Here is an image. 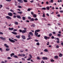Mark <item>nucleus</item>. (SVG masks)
Segmentation results:
<instances>
[{
  "label": "nucleus",
  "mask_w": 63,
  "mask_h": 63,
  "mask_svg": "<svg viewBox=\"0 0 63 63\" xmlns=\"http://www.w3.org/2000/svg\"><path fill=\"white\" fill-rule=\"evenodd\" d=\"M0 39H1V40H3V41H5L6 40V38H3L2 37H0Z\"/></svg>",
  "instance_id": "1"
},
{
  "label": "nucleus",
  "mask_w": 63,
  "mask_h": 63,
  "mask_svg": "<svg viewBox=\"0 0 63 63\" xmlns=\"http://www.w3.org/2000/svg\"><path fill=\"white\" fill-rule=\"evenodd\" d=\"M9 40L11 42H12V43H15V41L12 39H11V38H10L9 39Z\"/></svg>",
  "instance_id": "2"
},
{
  "label": "nucleus",
  "mask_w": 63,
  "mask_h": 63,
  "mask_svg": "<svg viewBox=\"0 0 63 63\" xmlns=\"http://www.w3.org/2000/svg\"><path fill=\"white\" fill-rule=\"evenodd\" d=\"M49 38H50V37H47V36H44V39H45V40H47V39H49Z\"/></svg>",
  "instance_id": "3"
},
{
  "label": "nucleus",
  "mask_w": 63,
  "mask_h": 63,
  "mask_svg": "<svg viewBox=\"0 0 63 63\" xmlns=\"http://www.w3.org/2000/svg\"><path fill=\"white\" fill-rule=\"evenodd\" d=\"M6 17V18H7V19H12L11 17L9 16H7Z\"/></svg>",
  "instance_id": "4"
},
{
  "label": "nucleus",
  "mask_w": 63,
  "mask_h": 63,
  "mask_svg": "<svg viewBox=\"0 0 63 63\" xmlns=\"http://www.w3.org/2000/svg\"><path fill=\"white\" fill-rule=\"evenodd\" d=\"M8 15L10 16H13V14H12V13H8Z\"/></svg>",
  "instance_id": "5"
},
{
  "label": "nucleus",
  "mask_w": 63,
  "mask_h": 63,
  "mask_svg": "<svg viewBox=\"0 0 63 63\" xmlns=\"http://www.w3.org/2000/svg\"><path fill=\"white\" fill-rule=\"evenodd\" d=\"M4 46L5 47H7V48H9V47L8 46V45H7V44H4Z\"/></svg>",
  "instance_id": "6"
},
{
  "label": "nucleus",
  "mask_w": 63,
  "mask_h": 63,
  "mask_svg": "<svg viewBox=\"0 0 63 63\" xmlns=\"http://www.w3.org/2000/svg\"><path fill=\"white\" fill-rule=\"evenodd\" d=\"M34 35H35V36H36L37 37V36H38V33H37L36 32H35Z\"/></svg>",
  "instance_id": "7"
},
{
  "label": "nucleus",
  "mask_w": 63,
  "mask_h": 63,
  "mask_svg": "<svg viewBox=\"0 0 63 63\" xmlns=\"http://www.w3.org/2000/svg\"><path fill=\"white\" fill-rule=\"evenodd\" d=\"M21 37L23 39H26V38H25V36L24 35H22L21 36Z\"/></svg>",
  "instance_id": "8"
},
{
  "label": "nucleus",
  "mask_w": 63,
  "mask_h": 63,
  "mask_svg": "<svg viewBox=\"0 0 63 63\" xmlns=\"http://www.w3.org/2000/svg\"><path fill=\"white\" fill-rule=\"evenodd\" d=\"M26 31H27L26 30H23L22 32V33H26Z\"/></svg>",
  "instance_id": "9"
},
{
  "label": "nucleus",
  "mask_w": 63,
  "mask_h": 63,
  "mask_svg": "<svg viewBox=\"0 0 63 63\" xmlns=\"http://www.w3.org/2000/svg\"><path fill=\"white\" fill-rule=\"evenodd\" d=\"M42 59L43 60H47V58L44 57L42 58Z\"/></svg>",
  "instance_id": "10"
},
{
  "label": "nucleus",
  "mask_w": 63,
  "mask_h": 63,
  "mask_svg": "<svg viewBox=\"0 0 63 63\" xmlns=\"http://www.w3.org/2000/svg\"><path fill=\"white\" fill-rule=\"evenodd\" d=\"M17 17V18H19V19H21V17L20 16H16Z\"/></svg>",
  "instance_id": "11"
},
{
  "label": "nucleus",
  "mask_w": 63,
  "mask_h": 63,
  "mask_svg": "<svg viewBox=\"0 0 63 63\" xmlns=\"http://www.w3.org/2000/svg\"><path fill=\"white\" fill-rule=\"evenodd\" d=\"M14 28H9V30H14Z\"/></svg>",
  "instance_id": "12"
},
{
  "label": "nucleus",
  "mask_w": 63,
  "mask_h": 63,
  "mask_svg": "<svg viewBox=\"0 0 63 63\" xmlns=\"http://www.w3.org/2000/svg\"><path fill=\"white\" fill-rule=\"evenodd\" d=\"M18 2H19V3H23V1L21 0H17Z\"/></svg>",
  "instance_id": "13"
},
{
  "label": "nucleus",
  "mask_w": 63,
  "mask_h": 63,
  "mask_svg": "<svg viewBox=\"0 0 63 63\" xmlns=\"http://www.w3.org/2000/svg\"><path fill=\"white\" fill-rule=\"evenodd\" d=\"M16 37L17 38H18V39H19L20 38V35H16Z\"/></svg>",
  "instance_id": "14"
},
{
  "label": "nucleus",
  "mask_w": 63,
  "mask_h": 63,
  "mask_svg": "<svg viewBox=\"0 0 63 63\" xmlns=\"http://www.w3.org/2000/svg\"><path fill=\"white\" fill-rule=\"evenodd\" d=\"M54 58H55V59H57L58 58V56L57 55L55 56L54 57Z\"/></svg>",
  "instance_id": "15"
},
{
  "label": "nucleus",
  "mask_w": 63,
  "mask_h": 63,
  "mask_svg": "<svg viewBox=\"0 0 63 63\" xmlns=\"http://www.w3.org/2000/svg\"><path fill=\"white\" fill-rule=\"evenodd\" d=\"M34 20H35V19L32 18L31 19L30 21H34Z\"/></svg>",
  "instance_id": "16"
},
{
  "label": "nucleus",
  "mask_w": 63,
  "mask_h": 63,
  "mask_svg": "<svg viewBox=\"0 0 63 63\" xmlns=\"http://www.w3.org/2000/svg\"><path fill=\"white\" fill-rule=\"evenodd\" d=\"M12 33L14 35H16V34H17V33L16 32H12Z\"/></svg>",
  "instance_id": "17"
},
{
  "label": "nucleus",
  "mask_w": 63,
  "mask_h": 63,
  "mask_svg": "<svg viewBox=\"0 0 63 63\" xmlns=\"http://www.w3.org/2000/svg\"><path fill=\"white\" fill-rule=\"evenodd\" d=\"M35 32H40V30H37L35 31Z\"/></svg>",
  "instance_id": "18"
},
{
  "label": "nucleus",
  "mask_w": 63,
  "mask_h": 63,
  "mask_svg": "<svg viewBox=\"0 0 63 63\" xmlns=\"http://www.w3.org/2000/svg\"><path fill=\"white\" fill-rule=\"evenodd\" d=\"M11 57H13V55H15V54L14 53H12L10 54Z\"/></svg>",
  "instance_id": "19"
},
{
  "label": "nucleus",
  "mask_w": 63,
  "mask_h": 63,
  "mask_svg": "<svg viewBox=\"0 0 63 63\" xmlns=\"http://www.w3.org/2000/svg\"><path fill=\"white\" fill-rule=\"evenodd\" d=\"M13 57H15V58H18V56L16 55H14L13 56Z\"/></svg>",
  "instance_id": "20"
},
{
  "label": "nucleus",
  "mask_w": 63,
  "mask_h": 63,
  "mask_svg": "<svg viewBox=\"0 0 63 63\" xmlns=\"http://www.w3.org/2000/svg\"><path fill=\"white\" fill-rule=\"evenodd\" d=\"M51 62H54V60H53V59H50Z\"/></svg>",
  "instance_id": "21"
},
{
  "label": "nucleus",
  "mask_w": 63,
  "mask_h": 63,
  "mask_svg": "<svg viewBox=\"0 0 63 63\" xmlns=\"http://www.w3.org/2000/svg\"><path fill=\"white\" fill-rule=\"evenodd\" d=\"M33 16L34 17H35V18H36L37 17V15L36 14H34L33 15Z\"/></svg>",
  "instance_id": "22"
},
{
  "label": "nucleus",
  "mask_w": 63,
  "mask_h": 63,
  "mask_svg": "<svg viewBox=\"0 0 63 63\" xmlns=\"http://www.w3.org/2000/svg\"><path fill=\"white\" fill-rule=\"evenodd\" d=\"M44 51L45 52H48V50H47V49H46L44 50Z\"/></svg>",
  "instance_id": "23"
},
{
  "label": "nucleus",
  "mask_w": 63,
  "mask_h": 63,
  "mask_svg": "<svg viewBox=\"0 0 63 63\" xmlns=\"http://www.w3.org/2000/svg\"><path fill=\"white\" fill-rule=\"evenodd\" d=\"M15 23L16 25H18V23L16 21L15 22Z\"/></svg>",
  "instance_id": "24"
},
{
  "label": "nucleus",
  "mask_w": 63,
  "mask_h": 63,
  "mask_svg": "<svg viewBox=\"0 0 63 63\" xmlns=\"http://www.w3.org/2000/svg\"><path fill=\"white\" fill-rule=\"evenodd\" d=\"M31 35H32V36H33V33H32V32H30L29 33Z\"/></svg>",
  "instance_id": "25"
},
{
  "label": "nucleus",
  "mask_w": 63,
  "mask_h": 63,
  "mask_svg": "<svg viewBox=\"0 0 63 63\" xmlns=\"http://www.w3.org/2000/svg\"><path fill=\"white\" fill-rule=\"evenodd\" d=\"M5 50H6V51H9V50H10V49L7 48Z\"/></svg>",
  "instance_id": "26"
},
{
  "label": "nucleus",
  "mask_w": 63,
  "mask_h": 63,
  "mask_svg": "<svg viewBox=\"0 0 63 63\" xmlns=\"http://www.w3.org/2000/svg\"><path fill=\"white\" fill-rule=\"evenodd\" d=\"M21 57H22V56L24 57L25 56V55L24 54H21Z\"/></svg>",
  "instance_id": "27"
},
{
  "label": "nucleus",
  "mask_w": 63,
  "mask_h": 63,
  "mask_svg": "<svg viewBox=\"0 0 63 63\" xmlns=\"http://www.w3.org/2000/svg\"><path fill=\"white\" fill-rule=\"evenodd\" d=\"M7 59H12V58L9 57H7Z\"/></svg>",
  "instance_id": "28"
},
{
  "label": "nucleus",
  "mask_w": 63,
  "mask_h": 63,
  "mask_svg": "<svg viewBox=\"0 0 63 63\" xmlns=\"http://www.w3.org/2000/svg\"><path fill=\"white\" fill-rule=\"evenodd\" d=\"M37 58L38 60H40V57H37Z\"/></svg>",
  "instance_id": "29"
},
{
  "label": "nucleus",
  "mask_w": 63,
  "mask_h": 63,
  "mask_svg": "<svg viewBox=\"0 0 63 63\" xmlns=\"http://www.w3.org/2000/svg\"><path fill=\"white\" fill-rule=\"evenodd\" d=\"M22 18L24 20H25V17L24 16L22 17Z\"/></svg>",
  "instance_id": "30"
},
{
  "label": "nucleus",
  "mask_w": 63,
  "mask_h": 63,
  "mask_svg": "<svg viewBox=\"0 0 63 63\" xmlns=\"http://www.w3.org/2000/svg\"><path fill=\"white\" fill-rule=\"evenodd\" d=\"M36 45L37 46H40V44H39V42H38L36 43Z\"/></svg>",
  "instance_id": "31"
},
{
  "label": "nucleus",
  "mask_w": 63,
  "mask_h": 63,
  "mask_svg": "<svg viewBox=\"0 0 63 63\" xmlns=\"http://www.w3.org/2000/svg\"><path fill=\"white\" fill-rule=\"evenodd\" d=\"M59 56L60 57H62V54H60Z\"/></svg>",
  "instance_id": "32"
},
{
  "label": "nucleus",
  "mask_w": 63,
  "mask_h": 63,
  "mask_svg": "<svg viewBox=\"0 0 63 63\" xmlns=\"http://www.w3.org/2000/svg\"><path fill=\"white\" fill-rule=\"evenodd\" d=\"M32 10V9L29 8L28 9L27 11H30V10Z\"/></svg>",
  "instance_id": "33"
},
{
  "label": "nucleus",
  "mask_w": 63,
  "mask_h": 63,
  "mask_svg": "<svg viewBox=\"0 0 63 63\" xmlns=\"http://www.w3.org/2000/svg\"><path fill=\"white\" fill-rule=\"evenodd\" d=\"M52 34L51 33H50L49 34V37H51V36H52Z\"/></svg>",
  "instance_id": "34"
},
{
  "label": "nucleus",
  "mask_w": 63,
  "mask_h": 63,
  "mask_svg": "<svg viewBox=\"0 0 63 63\" xmlns=\"http://www.w3.org/2000/svg\"><path fill=\"white\" fill-rule=\"evenodd\" d=\"M57 36L58 37H60V36H61V34H57Z\"/></svg>",
  "instance_id": "35"
},
{
  "label": "nucleus",
  "mask_w": 63,
  "mask_h": 63,
  "mask_svg": "<svg viewBox=\"0 0 63 63\" xmlns=\"http://www.w3.org/2000/svg\"><path fill=\"white\" fill-rule=\"evenodd\" d=\"M23 1L26 3L27 2V0H23Z\"/></svg>",
  "instance_id": "36"
},
{
  "label": "nucleus",
  "mask_w": 63,
  "mask_h": 63,
  "mask_svg": "<svg viewBox=\"0 0 63 63\" xmlns=\"http://www.w3.org/2000/svg\"><path fill=\"white\" fill-rule=\"evenodd\" d=\"M32 39V38L29 37L27 39V40H29V39Z\"/></svg>",
  "instance_id": "37"
},
{
  "label": "nucleus",
  "mask_w": 63,
  "mask_h": 63,
  "mask_svg": "<svg viewBox=\"0 0 63 63\" xmlns=\"http://www.w3.org/2000/svg\"><path fill=\"white\" fill-rule=\"evenodd\" d=\"M31 58H29L28 59H27V60L30 61L31 60Z\"/></svg>",
  "instance_id": "38"
},
{
  "label": "nucleus",
  "mask_w": 63,
  "mask_h": 63,
  "mask_svg": "<svg viewBox=\"0 0 63 63\" xmlns=\"http://www.w3.org/2000/svg\"><path fill=\"white\" fill-rule=\"evenodd\" d=\"M32 26H33V27H35V25L34 24H32Z\"/></svg>",
  "instance_id": "39"
},
{
  "label": "nucleus",
  "mask_w": 63,
  "mask_h": 63,
  "mask_svg": "<svg viewBox=\"0 0 63 63\" xmlns=\"http://www.w3.org/2000/svg\"><path fill=\"white\" fill-rule=\"evenodd\" d=\"M17 31V30H16V29H14L13 30V31L14 32H16V31Z\"/></svg>",
  "instance_id": "40"
},
{
  "label": "nucleus",
  "mask_w": 63,
  "mask_h": 63,
  "mask_svg": "<svg viewBox=\"0 0 63 63\" xmlns=\"http://www.w3.org/2000/svg\"><path fill=\"white\" fill-rule=\"evenodd\" d=\"M34 41H35V42H39V41H38V40L36 39L34 40Z\"/></svg>",
  "instance_id": "41"
},
{
  "label": "nucleus",
  "mask_w": 63,
  "mask_h": 63,
  "mask_svg": "<svg viewBox=\"0 0 63 63\" xmlns=\"http://www.w3.org/2000/svg\"><path fill=\"white\" fill-rule=\"evenodd\" d=\"M6 1L8 2H10V1H11L12 0H6Z\"/></svg>",
  "instance_id": "42"
},
{
  "label": "nucleus",
  "mask_w": 63,
  "mask_h": 63,
  "mask_svg": "<svg viewBox=\"0 0 63 63\" xmlns=\"http://www.w3.org/2000/svg\"><path fill=\"white\" fill-rule=\"evenodd\" d=\"M29 56L31 57L30 58H32V55H31V54H30L29 55Z\"/></svg>",
  "instance_id": "43"
},
{
  "label": "nucleus",
  "mask_w": 63,
  "mask_h": 63,
  "mask_svg": "<svg viewBox=\"0 0 63 63\" xmlns=\"http://www.w3.org/2000/svg\"><path fill=\"white\" fill-rule=\"evenodd\" d=\"M10 11H11V12H12L13 13H14V10H12V9H11L10 10Z\"/></svg>",
  "instance_id": "44"
},
{
  "label": "nucleus",
  "mask_w": 63,
  "mask_h": 63,
  "mask_svg": "<svg viewBox=\"0 0 63 63\" xmlns=\"http://www.w3.org/2000/svg\"><path fill=\"white\" fill-rule=\"evenodd\" d=\"M46 8L48 10L49 9V7H47Z\"/></svg>",
  "instance_id": "45"
},
{
  "label": "nucleus",
  "mask_w": 63,
  "mask_h": 63,
  "mask_svg": "<svg viewBox=\"0 0 63 63\" xmlns=\"http://www.w3.org/2000/svg\"><path fill=\"white\" fill-rule=\"evenodd\" d=\"M42 16L43 17H45V14L44 13L43 14V16Z\"/></svg>",
  "instance_id": "46"
},
{
  "label": "nucleus",
  "mask_w": 63,
  "mask_h": 63,
  "mask_svg": "<svg viewBox=\"0 0 63 63\" xmlns=\"http://www.w3.org/2000/svg\"><path fill=\"white\" fill-rule=\"evenodd\" d=\"M43 19V20H45V21H47V20L46 19V18H44Z\"/></svg>",
  "instance_id": "47"
},
{
  "label": "nucleus",
  "mask_w": 63,
  "mask_h": 63,
  "mask_svg": "<svg viewBox=\"0 0 63 63\" xmlns=\"http://www.w3.org/2000/svg\"><path fill=\"white\" fill-rule=\"evenodd\" d=\"M51 38V39H53L54 38V37L53 36H52Z\"/></svg>",
  "instance_id": "48"
},
{
  "label": "nucleus",
  "mask_w": 63,
  "mask_h": 63,
  "mask_svg": "<svg viewBox=\"0 0 63 63\" xmlns=\"http://www.w3.org/2000/svg\"><path fill=\"white\" fill-rule=\"evenodd\" d=\"M18 7L19 8H22V7L21 6H18Z\"/></svg>",
  "instance_id": "49"
},
{
  "label": "nucleus",
  "mask_w": 63,
  "mask_h": 63,
  "mask_svg": "<svg viewBox=\"0 0 63 63\" xmlns=\"http://www.w3.org/2000/svg\"><path fill=\"white\" fill-rule=\"evenodd\" d=\"M0 34H1V35H3V32H0Z\"/></svg>",
  "instance_id": "50"
},
{
  "label": "nucleus",
  "mask_w": 63,
  "mask_h": 63,
  "mask_svg": "<svg viewBox=\"0 0 63 63\" xmlns=\"http://www.w3.org/2000/svg\"><path fill=\"white\" fill-rule=\"evenodd\" d=\"M42 9L43 10H46V8L45 7H43V8H42Z\"/></svg>",
  "instance_id": "51"
},
{
  "label": "nucleus",
  "mask_w": 63,
  "mask_h": 63,
  "mask_svg": "<svg viewBox=\"0 0 63 63\" xmlns=\"http://www.w3.org/2000/svg\"><path fill=\"white\" fill-rule=\"evenodd\" d=\"M19 31L20 32H22V30H19Z\"/></svg>",
  "instance_id": "52"
},
{
  "label": "nucleus",
  "mask_w": 63,
  "mask_h": 63,
  "mask_svg": "<svg viewBox=\"0 0 63 63\" xmlns=\"http://www.w3.org/2000/svg\"><path fill=\"white\" fill-rule=\"evenodd\" d=\"M60 13H63V10H60Z\"/></svg>",
  "instance_id": "53"
},
{
  "label": "nucleus",
  "mask_w": 63,
  "mask_h": 63,
  "mask_svg": "<svg viewBox=\"0 0 63 63\" xmlns=\"http://www.w3.org/2000/svg\"><path fill=\"white\" fill-rule=\"evenodd\" d=\"M56 47H57V48H59V46H58V45H57L56 46Z\"/></svg>",
  "instance_id": "54"
},
{
  "label": "nucleus",
  "mask_w": 63,
  "mask_h": 63,
  "mask_svg": "<svg viewBox=\"0 0 63 63\" xmlns=\"http://www.w3.org/2000/svg\"><path fill=\"white\" fill-rule=\"evenodd\" d=\"M28 19H31V17H28Z\"/></svg>",
  "instance_id": "55"
},
{
  "label": "nucleus",
  "mask_w": 63,
  "mask_h": 63,
  "mask_svg": "<svg viewBox=\"0 0 63 63\" xmlns=\"http://www.w3.org/2000/svg\"><path fill=\"white\" fill-rule=\"evenodd\" d=\"M41 36V35H40V34H39L38 35H37V37H40Z\"/></svg>",
  "instance_id": "56"
},
{
  "label": "nucleus",
  "mask_w": 63,
  "mask_h": 63,
  "mask_svg": "<svg viewBox=\"0 0 63 63\" xmlns=\"http://www.w3.org/2000/svg\"><path fill=\"white\" fill-rule=\"evenodd\" d=\"M41 63H45V62L43 61H42L41 62Z\"/></svg>",
  "instance_id": "57"
},
{
  "label": "nucleus",
  "mask_w": 63,
  "mask_h": 63,
  "mask_svg": "<svg viewBox=\"0 0 63 63\" xmlns=\"http://www.w3.org/2000/svg\"><path fill=\"white\" fill-rule=\"evenodd\" d=\"M47 43H48L47 44V45H49V42H47Z\"/></svg>",
  "instance_id": "58"
},
{
  "label": "nucleus",
  "mask_w": 63,
  "mask_h": 63,
  "mask_svg": "<svg viewBox=\"0 0 63 63\" xmlns=\"http://www.w3.org/2000/svg\"><path fill=\"white\" fill-rule=\"evenodd\" d=\"M24 51L23 50H21L20 51V52H23Z\"/></svg>",
  "instance_id": "59"
},
{
  "label": "nucleus",
  "mask_w": 63,
  "mask_h": 63,
  "mask_svg": "<svg viewBox=\"0 0 63 63\" xmlns=\"http://www.w3.org/2000/svg\"><path fill=\"white\" fill-rule=\"evenodd\" d=\"M22 60H23V61H25V59H24V58H22Z\"/></svg>",
  "instance_id": "60"
},
{
  "label": "nucleus",
  "mask_w": 63,
  "mask_h": 63,
  "mask_svg": "<svg viewBox=\"0 0 63 63\" xmlns=\"http://www.w3.org/2000/svg\"><path fill=\"white\" fill-rule=\"evenodd\" d=\"M53 34H55L56 33L55 32H53Z\"/></svg>",
  "instance_id": "61"
},
{
  "label": "nucleus",
  "mask_w": 63,
  "mask_h": 63,
  "mask_svg": "<svg viewBox=\"0 0 63 63\" xmlns=\"http://www.w3.org/2000/svg\"><path fill=\"white\" fill-rule=\"evenodd\" d=\"M57 43H59V41H57Z\"/></svg>",
  "instance_id": "62"
},
{
  "label": "nucleus",
  "mask_w": 63,
  "mask_h": 63,
  "mask_svg": "<svg viewBox=\"0 0 63 63\" xmlns=\"http://www.w3.org/2000/svg\"><path fill=\"white\" fill-rule=\"evenodd\" d=\"M51 3H53V0H51Z\"/></svg>",
  "instance_id": "63"
},
{
  "label": "nucleus",
  "mask_w": 63,
  "mask_h": 63,
  "mask_svg": "<svg viewBox=\"0 0 63 63\" xmlns=\"http://www.w3.org/2000/svg\"><path fill=\"white\" fill-rule=\"evenodd\" d=\"M1 63H6L2 61L1 62Z\"/></svg>",
  "instance_id": "64"
}]
</instances>
